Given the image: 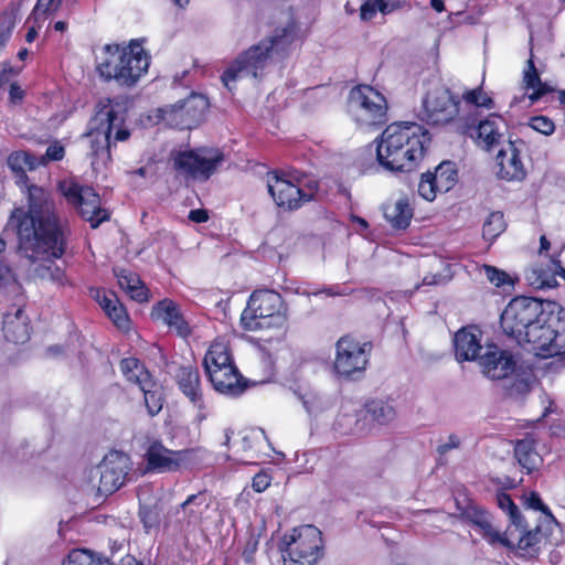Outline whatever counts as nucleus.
<instances>
[{"label":"nucleus","mask_w":565,"mask_h":565,"mask_svg":"<svg viewBox=\"0 0 565 565\" xmlns=\"http://www.w3.org/2000/svg\"><path fill=\"white\" fill-rule=\"evenodd\" d=\"M120 371L127 381L135 383L138 386L145 385V383H148L149 380H151L150 373L135 358L121 360Z\"/></svg>","instance_id":"nucleus-42"},{"label":"nucleus","mask_w":565,"mask_h":565,"mask_svg":"<svg viewBox=\"0 0 565 565\" xmlns=\"http://www.w3.org/2000/svg\"><path fill=\"white\" fill-rule=\"evenodd\" d=\"M267 186L275 203L284 210L300 207L302 203L310 201L316 192V185L305 189L300 180L295 183L291 179L277 173L268 174Z\"/></svg>","instance_id":"nucleus-16"},{"label":"nucleus","mask_w":565,"mask_h":565,"mask_svg":"<svg viewBox=\"0 0 565 565\" xmlns=\"http://www.w3.org/2000/svg\"><path fill=\"white\" fill-rule=\"evenodd\" d=\"M399 7L397 0H363L360 8V17L364 21L371 20L376 11L388 14Z\"/></svg>","instance_id":"nucleus-43"},{"label":"nucleus","mask_w":565,"mask_h":565,"mask_svg":"<svg viewBox=\"0 0 565 565\" xmlns=\"http://www.w3.org/2000/svg\"><path fill=\"white\" fill-rule=\"evenodd\" d=\"M562 248H554L551 254V264L545 268L532 265L525 273V279L535 289L553 288L557 285L556 276L565 280V268L561 265Z\"/></svg>","instance_id":"nucleus-20"},{"label":"nucleus","mask_w":565,"mask_h":565,"mask_svg":"<svg viewBox=\"0 0 565 565\" xmlns=\"http://www.w3.org/2000/svg\"><path fill=\"white\" fill-rule=\"evenodd\" d=\"M132 463L121 451L108 452L103 461L89 470V484L100 494L108 495L120 489L127 481Z\"/></svg>","instance_id":"nucleus-11"},{"label":"nucleus","mask_w":565,"mask_h":565,"mask_svg":"<svg viewBox=\"0 0 565 565\" xmlns=\"http://www.w3.org/2000/svg\"><path fill=\"white\" fill-rule=\"evenodd\" d=\"M209 509L207 497L204 493H196L175 508L172 515L181 524L198 525L202 522Z\"/></svg>","instance_id":"nucleus-25"},{"label":"nucleus","mask_w":565,"mask_h":565,"mask_svg":"<svg viewBox=\"0 0 565 565\" xmlns=\"http://www.w3.org/2000/svg\"><path fill=\"white\" fill-rule=\"evenodd\" d=\"M125 110L119 104L108 100L96 113L90 121V129L85 135L90 147L92 166L98 169L110 159V146L114 141H125L130 132L124 127Z\"/></svg>","instance_id":"nucleus-4"},{"label":"nucleus","mask_w":565,"mask_h":565,"mask_svg":"<svg viewBox=\"0 0 565 565\" xmlns=\"http://www.w3.org/2000/svg\"><path fill=\"white\" fill-rule=\"evenodd\" d=\"M556 303L542 302L535 298L516 297L512 299L501 313V328L505 334L519 342L526 331L536 323L550 308Z\"/></svg>","instance_id":"nucleus-8"},{"label":"nucleus","mask_w":565,"mask_h":565,"mask_svg":"<svg viewBox=\"0 0 565 565\" xmlns=\"http://www.w3.org/2000/svg\"><path fill=\"white\" fill-rule=\"evenodd\" d=\"M28 196L29 211L17 209L10 217L17 227L19 252L29 260V271L34 278L67 286L70 280L64 269L55 264L63 256L66 243L54 205L41 186H29Z\"/></svg>","instance_id":"nucleus-1"},{"label":"nucleus","mask_w":565,"mask_h":565,"mask_svg":"<svg viewBox=\"0 0 565 565\" xmlns=\"http://www.w3.org/2000/svg\"><path fill=\"white\" fill-rule=\"evenodd\" d=\"M286 308L281 296L273 290L252 294L241 315V324L247 331L280 328L286 322Z\"/></svg>","instance_id":"nucleus-7"},{"label":"nucleus","mask_w":565,"mask_h":565,"mask_svg":"<svg viewBox=\"0 0 565 565\" xmlns=\"http://www.w3.org/2000/svg\"><path fill=\"white\" fill-rule=\"evenodd\" d=\"M121 68L117 72L110 64H105L107 74L114 72L115 82L120 86H134L148 71L150 57L141 42L132 40L128 45H121Z\"/></svg>","instance_id":"nucleus-15"},{"label":"nucleus","mask_w":565,"mask_h":565,"mask_svg":"<svg viewBox=\"0 0 565 565\" xmlns=\"http://www.w3.org/2000/svg\"><path fill=\"white\" fill-rule=\"evenodd\" d=\"M270 484V477L265 472H259L253 478L252 487L256 492L265 491Z\"/></svg>","instance_id":"nucleus-60"},{"label":"nucleus","mask_w":565,"mask_h":565,"mask_svg":"<svg viewBox=\"0 0 565 565\" xmlns=\"http://www.w3.org/2000/svg\"><path fill=\"white\" fill-rule=\"evenodd\" d=\"M223 161V153L215 148L179 152L173 159L179 173L203 181L207 180Z\"/></svg>","instance_id":"nucleus-14"},{"label":"nucleus","mask_w":565,"mask_h":565,"mask_svg":"<svg viewBox=\"0 0 565 565\" xmlns=\"http://www.w3.org/2000/svg\"><path fill=\"white\" fill-rule=\"evenodd\" d=\"M536 542H537V534L529 532L519 539L518 545L520 548H527V547L535 545Z\"/></svg>","instance_id":"nucleus-63"},{"label":"nucleus","mask_w":565,"mask_h":565,"mask_svg":"<svg viewBox=\"0 0 565 565\" xmlns=\"http://www.w3.org/2000/svg\"><path fill=\"white\" fill-rule=\"evenodd\" d=\"M522 87L530 100V105L534 104L550 90L548 86L541 81L532 56L527 60L523 70Z\"/></svg>","instance_id":"nucleus-36"},{"label":"nucleus","mask_w":565,"mask_h":565,"mask_svg":"<svg viewBox=\"0 0 565 565\" xmlns=\"http://www.w3.org/2000/svg\"><path fill=\"white\" fill-rule=\"evenodd\" d=\"M94 297L107 317L119 330L128 331L130 329L129 316L114 292L96 290Z\"/></svg>","instance_id":"nucleus-27"},{"label":"nucleus","mask_w":565,"mask_h":565,"mask_svg":"<svg viewBox=\"0 0 565 565\" xmlns=\"http://www.w3.org/2000/svg\"><path fill=\"white\" fill-rule=\"evenodd\" d=\"M371 345L352 337L345 335L335 344L333 369L344 377L360 376L369 364Z\"/></svg>","instance_id":"nucleus-13"},{"label":"nucleus","mask_w":565,"mask_h":565,"mask_svg":"<svg viewBox=\"0 0 565 565\" xmlns=\"http://www.w3.org/2000/svg\"><path fill=\"white\" fill-rule=\"evenodd\" d=\"M534 383V379L531 373H524L519 376L510 387V394L520 396L524 395L531 391V387Z\"/></svg>","instance_id":"nucleus-56"},{"label":"nucleus","mask_w":565,"mask_h":565,"mask_svg":"<svg viewBox=\"0 0 565 565\" xmlns=\"http://www.w3.org/2000/svg\"><path fill=\"white\" fill-rule=\"evenodd\" d=\"M514 456L519 465L531 472L542 465V457L535 449V441L531 436L525 437L516 443L514 447Z\"/></svg>","instance_id":"nucleus-38"},{"label":"nucleus","mask_w":565,"mask_h":565,"mask_svg":"<svg viewBox=\"0 0 565 565\" xmlns=\"http://www.w3.org/2000/svg\"><path fill=\"white\" fill-rule=\"evenodd\" d=\"M194 451L192 449L171 450L161 443H152L146 450L147 470L158 473L174 472L190 467Z\"/></svg>","instance_id":"nucleus-17"},{"label":"nucleus","mask_w":565,"mask_h":565,"mask_svg":"<svg viewBox=\"0 0 565 565\" xmlns=\"http://www.w3.org/2000/svg\"><path fill=\"white\" fill-rule=\"evenodd\" d=\"M504 230L503 215L499 212L491 213L483 224L482 234L487 239L495 238Z\"/></svg>","instance_id":"nucleus-50"},{"label":"nucleus","mask_w":565,"mask_h":565,"mask_svg":"<svg viewBox=\"0 0 565 565\" xmlns=\"http://www.w3.org/2000/svg\"><path fill=\"white\" fill-rule=\"evenodd\" d=\"M349 111L362 127H371L385 122L387 103L383 94L369 85H359L351 89Z\"/></svg>","instance_id":"nucleus-10"},{"label":"nucleus","mask_w":565,"mask_h":565,"mask_svg":"<svg viewBox=\"0 0 565 565\" xmlns=\"http://www.w3.org/2000/svg\"><path fill=\"white\" fill-rule=\"evenodd\" d=\"M303 406L310 416L319 417L330 407V401L324 396L311 394L303 398Z\"/></svg>","instance_id":"nucleus-49"},{"label":"nucleus","mask_w":565,"mask_h":565,"mask_svg":"<svg viewBox=\"0 0 565 565\" xmlns=\"http://www.w3.org/2000/svg\"><path fill=\"white\" fill-rule=\"evenodd\" d=\"M26 22H28V24H29V30H28V32H26L25 40H26V42L32 43V42L35 40V38L38 36V34H39V30L42 28V25H43V23H44L45 21L40 20V21L35 22V21L32 19V15H31V17L28 19V21H26Z\"/></svg>","instance_id":"nucleus-61"},{"label":"nucleus","mask_w":565,"mask_h":565,"mask_svg":"<svg viewBox=\"0 0 565 565\" xmlns=\"http://www.w3.org/2000/svg\"><path fill=\"white\" fill-rule=\"evenodd\" d=\"M61 4V0H38V3L32 12V19L38 22L45 21L47 17L54 13Z\"/></svg>","instance_id":"nucleus-52"},{"label":"nucleus","mask_w":565,"mask_h":565,"mask_svg":"<svg viewBox=\"0 0 565 565\" xmlns=\"http://www.w3.org/2000/svg\"><path fill=\"white\" fill-rule=\"evenodd\" d=\"M365 414L380 425L391 423L396 415L395 408L386 402L373 401L366 406Z\"/></svg>","instance_id":"nucleus-44"},{"label":"nucleus","mask_w":565,"mask_h":565,"mask_svg":"<svg viewBox=\"0 0 565 565\" xmlns=\"http://www.w3.org/2000/svg\"><path fill=\"white\" fill-rule=\"evenodd\" d=\"M2 331L6 339L14 343H23L29 339V326L22 309L4 315Z\"/></svg>","instance_id":"nucleus-33"},{"label":"nucleus","mask_w":565,"mask_h":565,"mask_svg":"<svg viewBox=\"0 0 565 565\" xmlns=\"http://www.w3.org/2000/svg\"><path fill=\"white\" fill-rule=\"evenodd\" d=\"M480 270L484 273L487 279L498 288H512L515 279L507 271L491 265H482Z\"/></svg>","instance_id":"nucleus-46"},{"label":"nucleus","mask_w":565,"mask_h":565,"mask_svg":"<svg viewBox=\"0 0 565 565\" xmlns=\"http://www.w3.org/2000/svg\"><path fill=\"white\" fill-rule=\"evenodd\" d=\"M524 503L529 509L542 512L547 520L555 521L551 510L537 493L531 492L526 494L524 497Z\"/></svg>","instance_id":"nucleus-55"},{"label":"nucleus","mask_w":565,"mask_h":565,"mask_svg":"<svg viewBox=\"0 0 565 565\" xmlns=\"http://www.w3.org/2000/svg\"><path fill=\"white\" fill-rule=\"evenodd\" d=\"M60 190L70 204L75 206L78 213L96 228L102 222L108 220L109 214L100 206V198L95 190L82 185L74 180H64L60 183Z\"/></svg>","instance_id":"nucleus-12"},{"label":"nucleus","mask_w":565,"mask_h":565,"mask_svg":"<svg viewBox=\"0 0 565 565\" xmlns=\"http://www.w3.org/2000/svg\"><path fill=\"white\" fill-rule=\"evenodd\" d=\"M414 210L407 195H399L384 205V217L395 228H406L413 217Z\"/></svg>","instance_id":"nucleus-29"},{"label":"nucleus","mask_w":565,"mask_h":565,"mask_svg":"<svg viewBox=\"0 0 565 565\" xmlns=\"http://www.w3.org/2000/svg\"><path fill=\"white\" fill-rule=\"evenodd\" d=\"M145 396V404L149 415H157L162 408V397L159 388L153 383L152 379L145 385L139 386Z\"/></svg>","instance_id":"nucleus-45"},{"label":"nucleus","mask_w":565,"mask_h":565,"mask_svg":"<svg viewBox=\"0 0 565 565\" xmlns=\"http://www.w3.org/2000/svg\"><path fill=\"white\" fill-rule=\"evenodd\" d=\"M429 140L428 131L418 124H392L381 135L376 160L387 171H413L424 158Z\"/></svg>","instance_id":"nucleus-2"},{"label":"nucleus","mask_w":565,"mask_h":565,"mask_svg":"<svg viewBox=\"0 0 565 565\" xmlns=\"http://www.w3.org/2000/svg\"><path fill=\"white\" fill-rule=\"evenodd\" d=\"M557 307L550 308L530 331L518 342L524 350L541 358L565 353V322L561 321Z\"/></svg>","instance_id":"nucleus-6"},{"label":"nucleus","mask_w":565,"mask_h":565,"mask_svg":"<svg viewBox=\"0 0 565 565\" xmlns=\"http://www.w3.org/2000/svg\"><path fill=\"white\" fill-rule=\"evenodd\" d=\"M182 393L196 406L202 405V391L199 371L192 366H182L177 374Z\"/></svg>","instance_id":"nucleus-34"},{"label":"nucleus","mask_w":565,"mask_h":565,"mask_svg":"<svg viewBox=\"0 0 565 565\" xmlns=\"http://www.w3.org/2000/svg\"><path fill=\"white\" fill-rule=\"evenodd\" d=\"M64 153H65L64 148L58 142H54L47 147L45 156L42 158L44 159V163L47 160L57 161V160L63 159Z\"/></svg>","instance_id":"nucleus-59"},{"label":"nucleus","mask_w":565,"mask_h":565,"mask_svg":"<svg viewBox=\"0 0 565 565\" xmlns=\"http://www.w3.org/2000/svg\"><path fill=\"white\" fill-rule=\"evenodd\" d=\"M475 530L491 545L513 547L514 542L501 533L491 521V518L484 512H476L471 519Z\"/></svg>","instance_id":"nucleus-30"},{"label":"nucleus","mask_w":565,"mask_h":565,"mask_svg":"<svg viewBox=\"0 0 565 565\" xmlns=\"http://www.w3.org/2000/svg\"><path fill=\"white\" fill-rule=\"evenodd\" d=\"M529 126L535 131L550 136L555 130V125L552 119L546 116H535L530 119Z\"/></svg>","instance_id":"nucleus-57"},{"label":"nucleus","mask_w":565,"mask_h":565,"mask_svg":"<svg viewBox=\"0 0 565 565\" xmlns=\"http://www.w3.org/2000/svg\"><path fill=\"white\" fill-rule=\"evenodd\" d=\"M462 98L466 103L473 105L476 107H483L486 109L494 108V100L492 96L482 89V87H477L463 93Z\"/></svg>","instance_id":"nucleus-48"},{"label":"nucleus","mask_w":565,"mask_h":565,"mask_svg":"<svg viewBox=\"0 0 565 565\" xmlns=\"http://www.w3.org/2000/svg\"><path fill=\"white\" fill-rule=\"evenodd\" d=\"M459 103L448 88L435 85L423 100L424 119L433 125L446 124L459 111Z\"/></svg>","instance_id":"nucleus-18"},{"label":"nucleus","mask_w":565,"mask_h":565,"mask_svg":"<svg viewBox=\"0 0 565 565\" xmlns=\"http://www.w3.org/2000/svg\"><path fill=\"white\" fill-rule=\"evenodd\" d=\"M481 331L476 327H467L456 332L454 338L455 354L458 361L481 360L486 348L481 344Z\"/></svg>","instance_id":"nucleus-22"},{"label":"nucleus","mask_w":565,"mask_h":565,"mask_svg":"<svg viewBox=\"0 0 565 565\" xmlns=\"http://www.w3.org/2000/svg\"><path fill=\"white\" fill-rule=\"evenodd\" d=\"M203 365L207 375L224 369V366L234 365L228 345L224 340L217 339L210 345Z\"/></svg>","instance_id":"nucleus-35"},{"label":"nucleus","mask_w":565,"mask_h":565,"mask_svg":"<svg viewBox=\"0 0 565 565\" xmlns=\"http://www.w3.org/2000/svg\"><path fill=\"white\" fill-rule=\"evenodd\" d=\"M62 565H110L87 550H73Z\"/></svg>","instance_id":"nucleus-47"},{"label":"nucleus","mask_w":565,"mask_h":565,"mask_svg":"<svg viewBox=\"0 0 565 565\" xmlns=\"http://www.w3.org/2000/svg\"><path fill=\"white\" fill-rule=\"evenodd\" d=\"M25 92L20 87L18 83H12L9 89V99L12 104H19L23 100Z\"/></svg>","instance_id":"nucleus-62"},{"label":"nucleus","mask_w":565,"mask_h":565,"mask_svg":"<svg viewBox=\"0 0 565 565\" xmlns=\"http://www.w3.org/2000/svg\"><path fill=\"white\" fill-rule=\"evenodd\" d=\"M505 121L502 116L497 114L489 115L469 131V136L476 143L486 150L497 146L503 137Z\"/></svg>","instance_id":"nucleus-23"},{"label":"nucleus","mask_w":565,"mask_h":565,"mask_svg":"<svg viewBox=\"0 0 565 565\" xmlns=\"http://www.w3.org/2000/svg\"><path fill=\"white\" fill-rule=\"evenodd\" d=\"M8 167L17 174L24 177L25 170H33L40 164H44L43 158H38L26 151H14L7 159Z\"/></svg>","instance_id":"nucleus-41"},{"label":"nucleus","mask_w":565,"mask_h":565,"mask_svg":"<svg viewBox=\"0 0 565 565\" xmlns=\"http://www.w3.org/2000/svg\"><path fill=\"white\" fill-rule=\"evenodd\" d=\"M138 498L140 504L139 515L143 525L147 529L157 525L163 511L161 501L152 495V489L149 487L141 488Z\"/></svg>","instance_id":"nucleus-31"},{"label":"nucleus","mask_w":565,"mask_h":565,"mask_svg":"<svg viewBox=\"0 0 565 565\" xmlns=\"http://www.w3.org/2000/svg\"><path fill=\"white\" fill-rule=\"evenodd\" d=\"M281 544L284 565H311L319 558L321 532L313 525H301L285 534Z\"/></svg>","instance_id":"nucleus-9"},{"label":"nucleus","mask_w":565,"mask_h":565,"mask_svg":"<svg viewBox=\"0 0 565 565\" xmlns=\"http://www.w3.org/2000/svg\"><path fill=\"white\" fill-rule=\"evenodd\" d=\"M557 307L550 308L530 331L518 342L524 350L541 358L565 353V322L561 321Z\"/></svg>","instance_id":"nucleus-5"},{"label":"nucleus","mask_w":565,"mask_h":565,"mask_svg":"<svg viewBox=\"0 0 565 565\" xmlns=\"http://www.w3.org/2000/svg\"><path fill=\"white\" fill-rule=\"evenodd\" d=\"M96 71L98 75L106 82L114 81L115 77L114 72L110 71L111 74H107V68H105V64H110L111 67L117 72L121 68L122 60H121V45L120 44H105L103 45L96 53Z\"/></svg>","instance_id":"nucleus-32"},{"label":"nucleus","mask_w":565,"mask_h":565,"mask_svg":"<svg viewBox=\"0 0 565 565\" xmlns=\"http://www.w3.org/2000/svg\"><path fill=\"white\" fill-rule=\"evenodd\" d=\"M209 108L206 97L199 94H192L186 100L173 106L172 113L181 119L183 128H192L198 125Z\"/></svg>","instance_id":"nucleus-26"},{"label":"nucleus","mask_w":565,"mask_h":565,"mask_svg":"<svg viewBox=\"0 0 565 565\" xmlns=\"http://www.w3.org/2000/svg\"><path fill=\"white\" fill-rule=\"evenodd\" d=\"M500 179L505 181H522L526 177V170L520 158V152L513 142L501 149L497 156Z\"/></svg>","instance_id":"nucleus-24"},{"label":"nucleus","mask_w":565,"mask_h":565,"mask_svg":"<svg viewBox=\"0 0 565 565\" xmlns=\"http://www.w3.org/2000/svg\"><path fill=\"white\" fill-rule=\"evenodd\" d=\"M13 26L14 21L11 14L4 13L0 15V49H2L8 42Z\"/></svg>","instance_id":"nucleus-58"},{"label":"nucleus","mask_w":565,"mask_h":565,"mask_svg":"<svg viewBox=\"0 0 565 565\" xmlns=\"http://www.w3.org/2000/svg\"><path fill=\"white\" fill-rule=\"evenodd\" d=\"M479 364L483 374L492 380L508 377L515 370V360L511 353L497 345H487Z\"/></svg>","instance_id":"nucleus-19"},{"label":"nucleus","mask_w":565,"mask_h":565,"mask_svg":"<svg viewBox=\"0 0 565 565\" xmlns=\"http://www.w3.org/2000/svg\"><path fill=\"white\" fill-rule=\"evenodd\" d=\"M554 248H562L564 249V246H554L551 241L545 236L541 235L540 237V246L537 249V262L534 265H541L542 267H546L551 264V254L553 253Z\"/></svg>","instance_id":"nucleus-53"},{"label":"nucleus","mask_w":565,"mask_h":565,"mask_svg":"<svg viewBox=\"0 0 565 565\" xmlns=\"http://www.w3.org/2000/svg\"><path fill=\"white\" fill-rule=\"evenodd\" d=\"M497 502L499 508L505 512L515 526H521L522 520L518 507L512 501L511 497L504 492L497 494Z\"/></svg>","instance_id":"nucleus-51"},{"label":"nucleus","mask_w":565,"mask_h":565,"mask_svg":"<svg viewBox=\"0 0 565 565\" xmlns=\"http://www.w3.org/2000/svg\"><path fill=\"white\" fill-rule=\"evenodd\" d=\"M333 429L343 435L358 434L365 430L364 426L360 425V414L354 404L348 403L341 406L333 423Z\"/></svg>","instance_id":"nucleus-37"},{"label":"nucleus","mask_w":565,"mask_h":565,"mask_svg":"<svg viewBox=\"0 0 565 565\" xmlns=\"http://www.w3.org/2000/svg\"><path fill=\"white\" fill-rule=\"evenodd\" d=\"M418 193L423 199L430 202L436 199L438 193H440L433 183L430 172L424 173L422 175L420 182L418 184Z\"/></svg>","instance_id":"nucleus-54"},{"label":"nucleus","mask_w":565,"mask_h":565,"mask_svg":"<svg viewBox=\"0 0 565 565\" xmlns=\"http://www.w3.org/2000/svg\"><path fill=\"white\" fill-rule=\"evenodd\" d=\"M189 218L194 223H204L209 220V214L207 211L203 209L191 210Z\"/></svg>","instance_id":"nucleus-64"},{"label":"nucleus","mask_w":565,"mask_h":565,"mask_svg":"<svg viewBox=\"0 0 565 565\" xmlns=\"http://www.w3.org/2000/svg\"><path fill=\"white\" fill-rule=\"evenodd\" d=\"M119 287L126 291L129 297L138 302L148 300V289L140 280L139 276L127 269L115 271Z\"/></svg>","instance_id":"nucleus-39"},{"label":"nucleus","mask_w":565,"mask_h":565,"mask_svg":"<svg viewBox=\"0 0 565 565\" xmlns=\"http://www.w3.org/2000/svg\"><path fill=\"white\" fill-rule=\"evenodd\" d=\"M207 376L214 390L221 394L236 396L244 390L242 376L235 365L224 366Z\"/></svg>","instance_id":"nucleus-28"},{"label":"nucleus","mask_w":565,"mask_h":565,"mask_svg":"<svg viewBox=\"0 0 565 565\" xmlns=\"http://www.w3.org/2000/svg\"><path fill=\"white\" fill-rule=\"evenodd\" d=\"M433 183L440 193L448 192L457 183V170L451 162H441L434 172H430Z\"/></svg>","instance_id":"nucleus-40"},{"label":"nucleus","mask_w":565,"mask_h":565,"mask_svg":"<svg viewBox=\"0 0 565 565\" xmlns=\"http://www.w3.org/2000/svg\"><path fill=\"white\" fill-rule=\"evenodd\" d=\"M151 318L153 321L169 327L179 337L186 338L191 333L190 324L183 317L179 305L171 299L166 298L158 301L151 309Z\"/></svg>","instance_id":"nucleus-21"},{"label":"nucleus","mask_w":565,"mask_h":565,"mask_svg":"<svg viewBox=\"0 0 565 565\" xmlns=\"http://www.w3.org/2000/svg\"><path fill=\"white\" fill-rule=\"evenodd\" d=\"M296 31L292 24L277 29L275 33L250 46L241 54L235 62L223 73L222 82L230 89L233 83L243 78H257L275 54L285 52L295 41Z\"/></svg>","instance_id":"nucleus-3"}]
</instances>
